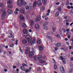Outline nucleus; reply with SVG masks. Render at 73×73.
Segmentation results:
<instances>
[{
  "instance_id": "nucleus-1",
  "label": "nucleus",
  "mask_w": 73,
  "mask_h": 73,
  "mask_svg": "<svg viewBox=\"0 0 73 73\" xmlns=\"http://www.w3.org/2000/svg\"><path fill=\"white\" fill-rule=\"evenodd\" d=\"M25 38L29 42L31 43V45H33L35 42H36V40L35 39H33V41L32 40V38H31V36L29 35H27L25 37Z\"/></svg>"
},
{
  "instance_id": "nucleus-2",
  "label": "nucleus",
  "mask_w": 73,
  "mask_h": 73,
  "mask_svg": "<svg viewBox=\"0 0 73 73\" xmlns=\"http://www.w3.org/2000/svg\"><path fill=\"white\" fill-rule=\"evenodd\" d=\"M24 2V0H19L17 2V4L19 6L22 5Z\"/></svg>"
},
{
  "instance_id": "nucleus-3",
  "label": "nucleus",
  "mask_w": 73,
  "mask_h": 73,
  "mask_svg": "<svg viewBox=\"0 0 73 73\" xmlns=\"http://www.w3.org/2000/svg\"><path fill=\"white\" fill-rule=\"evenodd\" d=\"M29 57L31 58H33L34 57V53L33 52H31L29 53Z\"/></svg>"
},
{
  "instance_id": "nucleus-4",
  "label": "nucleus",
  "mask_w": 73,
  "mask_h": 73,
  "mask_svg": "<svg viewBox=\"0 0 73 73\" xmlns=\"http://www.w3.org/2000/svg\"><path fill=\"white\" fill-rule=\"evenodd\" d=\"M25 9L24 8H22L21 9H20L19 12H21L22 14H23L24 15H25Z\"/></svg>"
},
{
  "instance_id": "nucleus-5",
  "label": "nucleus",
  "mask_w": 73,
  "mask_h": 73,
  "mask_svg": "<svg viewBox=\"0 0 73 73\" xmlns=\"http://www.w3.org/2000/svg\"><path fill=\"white\" fill-rule=\"evenodd\" d=\"M6 15V12L4 11L1 16V19L2 20H4V17Z\"/></svg>"
},
{
  "instance_id": "nucleus-6",
  "label": "nucleus",
  "mask_w": 73,
  "mask_h": 73,
  "mask_svg": "<svg viewBox=\"0 0 73 73\" xmlns=\"http://www.w3.org/2000/svg\"><path fill=\"white\" fill-rule=\"evenodd\" d=\"M34 27L36 29H38L40 28V26H39V25L37 23L35 24Z\"/></svg>"
},
{
  "instance_id": "nucleus-7",
  "label": "nucleus",
  "mask_w": 73,
  "mask_h": 73,
  "mask_svg": "<svg viewBox=\"0 0 73 73\" xmlns=\"http://www.w3.org/2000/svg\"><path fill=\"white\" fill-rule=\"evenodd\" d=\"M37 5L39 6L42 5V2L41 1L38 0L37 1Z\"/></svg>"
},
{
  "instance_id": "nucleus-8",
  "label": "nucleus",
  "mask_w": 73,
  "mask_h": 73,
  "mask_svg": "<svg viewBox=\"0 0 73 73\" xmlns=\"http://www.w3.org/2000/svg\"><path fill=\"white\" fill-rule=\"evenodd\" d=\"M29 23L31 26H33L35 24V21L33 20H31L29 21Z\"/></svg>"
},
{
  "instance_id": "nucleus-9",
  "label": "nucleus",
  "mask_w": 73,
  "mask_h": 73,
  "mask_svg": "<svg viewBox=\"0 0 73 73\" xmlns=\"http://www.w3.org/2000/svg\"><path fill=\"white\" fill-rule=\"evenodd\" d=\"M40 19H41V16H39L37 18L35 19L36 22L38 23V21L40 20Z\"/></svg>"
},
{
  "instance_id": "nucleus-10",
  "label": "nucleus",
  "mask_w": 73,
  "mask_h": 73,
  "mask_svg": "<svg viewBox=\"0 0 73 73\" xmlns=\"http://www.w3.org/2000/svg\"><path fill=\"white\" fill-rule=\"evenodd\" d=\"M19 18L21 21H24V17L22 15H21L19 16Z\"/></svg>"
},
{
  "instance_id": "nucleus-11",
  "label": "nucleus",
  "mask_w": 73,
  "mask_h": 73,
  "mask_svg": "<svg viewBox=\"0 0 73 73\" xmlns=\"http://www.w3.org/2000/svg\"><path fill=\"white\" fill-rule=\"evenodd\" d=\"M30 52V50H29V49H26L25 51V53L26 55H28L29 53Z\"/></svg>"
},
{
  "instance_id": "nucleus-12",
  "label": "nucleus",
  "mask_w": 73,
  "mask_h": 73,
  "mask_svg": "<svg viewBox=\"0 0 73 73\" xmlns=\"http://www.w3.org/2000/svg\"><path fill=\"white\" fill-rule=\"evenodd\" d=\"M55 45L56 46H57V47H60V46H61V44L60 42L56 44Z\"/></svg>"
},
{
  "instance_id": "nucleus-13",
  "label": "nucleus",
  "mask_w": 73,
  "mask_h": 73,
  "mask_svg": "<svg viewBox=\"0 0 73 73\" xmlns=\"http://www.w3.org/2000/svg\"><path fill=\"white\" fill-rule=\"evenodd\" d=\"M27 42H27V41L25 39H24L22 41V43L23 44H26L27 43Z\"/></svg>"
},
{
  "instance_id": "nucleus-14",
  "label": "nucleus",
  "mask_w": 73,
  "mask_h": 73,
  "mask_svg": "<svg viewBox=\"0 0 73 73\" xmlns=\"http://www.w3.org/2000/svg\"><path fill=\"white\" fill-rule=\"evenodd\" d=\"M60 70L61 72H65L64 68H63V67L61 66L60 67Z\"/></svg>"
},
{
  "instance_id": "nucleus-15",
  "label": "nucleus",
  "mask_w": 73,
  "mask_h": 73,
  "mask_svg": "<svg viewBox=\"0 0 73 73\" xmlns=\"http://www.w3.org/2000/svg\"><path fill=\"white\" fill-rule=\"evenodd\" d=\"M23 32L24 34H27V33H28L27 30L25 29H23Z\"/></svg>"
},
{
  "instance_id": "nucleus-16",
  "label": "nucleus",
  "mask_w": 73,
  "mask_h": 73,
  "mask_svg": "<svg viewBox=\"0 0 73 73\" xmlns=\"http://www.w3.org/2000/svg\"><path fill=\"white\" fill-rule=\"evenodd\" d=\"M20 69L22 70H23V71H25V68L23 66H21Z\"/></svg>"
},
{
  "instance_id": "nucleus-17",
  "label": "nucleus",
  "mask_w": 73,
  "mask_h": 73,
  "mask_svg": "<svg viewBox=\"0 0 73 73\" xmlns=\"http://www.w3.org/2000/svg\"><path fill=\"white\" fill-rule=\"evenodd\" d=\"M22 26L23 28H26L27 27V25H26V24L25 23H23L22 24Z\"/></svg>"
},
{
  "instance_id": "nucleus-18",
  "label": "nucleus",
  "mask_w": 73,
  "mask_h": 73,
  "mask_svg": "<svg viewBox=\"0 0 73 73\" xmlns=\"http://www.w3.org/2000/svg\"><path fill=\"white\" fill-rule=\"evenodd\" d=\"M37 5V2L36 1H35L34 2L33 4V7L34 8L36 7V6Z\"/></svg>"
},
{
  "instance_id": "nucleus-19",
  "label": "nucleus",
  "mask_w": 73,
  "mask_h": 73,
  "mask_svg": "<svg viewBox=\"0 0 73 73\" xmlns=\"http://www.w3.org/2000/svg\"><path fill=\"white\" fill-rule=\"evenodd\" d=\"M7 3L8 4H10L13 3V1L12 0H10L8 1Z\"/></svg>"
},
{
  "instance_id": "nucleus-20",
  "label": "nucleus",
  "mask_w": 73,
  "mask_h": 73,
  "mask_svg": "<svg viewBox=\"0 0 73 73\" xmlns=\"http://www.w3.org/2000/svg\"><path fill=\"white\" fill-rule=\"evenodd\" d=\"M39 62L41 64H43V63L45 62V61L44 60H40L39 61Z\"/></svg>"
},
{
  "instance_id": "nucleus-21",
  "label": "nucleus",
  "mask_w": 73,
  "mask_h": 73,
  "mask_svg": "<svg viewBox=\"0 0 73 73\" xmlns=\"http://www.w3.org/2000/svg\"><path fill=\"white\" fill-rule=\"evenodd\" d=\"M37 58L38 60H40L42 58V56L41 55H39L37 56Z\"/></svg>"
},
{
  "instance_id": "nucleus-22",
  "label": "nucleus",
  "mask_w": 73,
  "mask_h": 73,
  "mask_svg": "<svg viewBox=\"0 0 73 73\" xmlns=\"http://www.w3.org/2000/svg\"><path fill=\"white\" fill-rule=\"evenodd\" d=\"M7 12L9 13H12V10L11 9H9L7 10Z\"/></svg>"
},
{
  "instance_id": "nucleus-23",
  "label": "nucleus",
  "mask_w": 73,
  "mask_h": 73,
  "mask_svg": "<svg viewBox=\"0 0 73 73\" xmlns=\"http://www.w3.org/2000/svg\"><path fill=\"white\" fill-rule=\"evenodd\" d=\"M59 16V12L58 11H57L56 13L55 16L56 17H58Z\"/></svg>"
},
{
  "instance_id": "nucleus-24",
  "label": "nucleus",
  "mask_w": 73,
  "mask_h": 73,
  "mask_svg": "<svg viewBox=\"0 0 73 73\" xmlns=\"http://www.w3.org/2000/svg\"><path fill=\"white\" fill-rule=\"evenodd\" d=\"M55 36L57 37L58 38H60V34H57L56 35H54Z\"/></svg>"
},
{
  "instance_id": "nucleus-25",
  "label": "nucleus",
  "mask_w": 73,
  "mask_h": 73,
  "mask_svg": "<svg viewBox=\"0 0 73 73\" xmlns=\"http://www.w3.org/2000/svg\"><path fill=\"white\" fill-rule=\"evenodd\" d=\"M61 7H59L57 9V10H58V11H59V12H61Z\"/></svg>"
},
{
  "instance_id": "nucleus-26",
  "label": "nucleus",
  "mask_w": 73,
  "mask_h": 73,
  "mask_svg": "<svg viewBox=\"0 0 73 73\" xmlns=\"http://www.w3.org/2000/svg\"><path fill=\"white\" fill-rule=\"evenodd\" d=\"M4 7V4L3 3H0V7Z\"/></svg>"
},
{
  "instance_id": "nucleus-27",
  "label": "nucleus",
  "mask_w": 73,
  "mask_h": 73,
  "mask_svg": "<svg viewBox=\"0 0 73 73\" xmlns=\"http://www.w3.org/2000/svg\"><path fill=\"white\" fill-rule=\"evenodd\" d=\"M43 28L45 30H48V27L44 25Z\"/></svg>"
},
{
  "instance_id": "nucleus-28",
  "label": "nucleus",
  "mask_w": 73,
  "mask_h": 73,
  "mask_svg": "<svg viewBox=\"0 0 73 73\" xmlns=\"http://www.w3.org/2000/svg\"><path fill=\"white\" fill-rule=\"evenodd\" d=\"M54 69H57V65H56V64H54Z\"/></svg>"
},
{
  "instance_id": "nucleus-29",
  "label": "nucleus",
  "mask_w": 73,
  "mask_h": 73,
  "mask_svg": "<svg viewBox=\"0 0 73 73\" xmlns=\"http://www.w3.org/2000/svg\"><path fill=\"white\" fill-rule=\"evenodd\" d=\"M13 7V5H8V8H12Z\"/></svg>"
},
{
  "instance_id": "nucleus-30",
  "label": "nucleus",
  "mask_w": 73,
  "mask_h": 73,
  "mask_svg": "<svg viewBox=\"0 0 73 73\" xmlns=\"http://www.w3.org/2000/svg\"><path fill=\"white\" fill-rule=\"evenodd\" d=\"M47 1L46 0H42V2L44 4H45L46 3Z\"/></svg>"
},
{
  "instance_id": "nucleus-31",
  "label": "nucleus",
  "mask_w": 73,
  "mask_h": 73,
  "mask_svg": "<svg viewBox=\"0 0 73 73\" xmlns=\"http://www.w3.org/2000/svg\"><path fill=\"white\" fill-rule=\"evenodd\" d=\"M52 30H53V32H56V28H55L54 27H53Z\"/></svg>"
},
{
  "instance_id": "nucleus-32",
  "label": "nucleus",
  "mask_w": 73,
  "mask_h": 73,
  "mask_svg": "<svg viewBox=\"0 0 73 73\" xmlns=\"http://www.w3.org/2000/svg\"><path fill=\"white\" fill-rule=\"evenodd\" d=\"M9 33L10 35H11L13 33V32L12 31H9Z\"/></svg>"
},
{
  "instance_id": "nucleus-33",
  "label": "nucleus",
  "mask_w": 73,
  "mask_h": 73,
  "mask_svg": "<svg viewBox=\"0 0 73 73\" xmlns=\"http://www.w3.org/2000/svg\"><path fill=\"white\" fill-rule=\"evenodd\" d=\"M32 52L35 54H36V50L34 48H32Z\"/></svg>"
},
{
  "instance_id": "nucleus-34",
  "label": "nucleus",
  "mask_w": 73,
  "mask_h": 73,
  "mask_svg": "<svg viewBox=\"0 0 73 73\" xmlns=\"http://www.w3.org/2000/svg\"><path fill=\"white\" fill-rule=\"evenodd\" d=\"M48 38L50 40H52V37L51 36H48Z\"/></svg>"
},
{
  "instance_id": "nucleus-35",
  "label": "nucleus",
  "mask_w": 73,
  "mask_h": 73,
  "mask_svg": "<svg viewBox=\"0 0 73 73\" xmlns=\"http://www.w3.org/2000/svg\"><path fill=\"white\" fill-rule=\"evenodd\" d=\"M69 25H70V23L67 22H66V26H69Z\"/></svg>"
},
{
  "instance_id": "nucleus-36",
  "label": "nucleus",
  "mask_w": 73,
  "mask_h": 73,
  "mask_svg": "<svg viewBox=\"0 0 73 73\" xmlns=\"http://www.w3.org/2000/svg\"><path fill=\"white\" fill-rule=\"evenodd\" d=\"M48 24H49V22H45L44 23V25L46 26V25H48Z\"/></svg>"
},
{
  "instance_id": "nucleus-37",
  "label": "nucleus",
  "mask_w": 73,
  "mask_h": 73,
  "mask_svg": "<svg viewBox=\"0 0 73 73\" xmlns=\"http://www.w3.org/2000/svg\"><path fill=\"white\" fill-rule=\"evenodd\" d=\"M43 49V48H42V47L41 46H39V50H42Z\"/></svg>"
},
{
  "instance_id": "nucleus-38",
  "label": "nucleus",
  "mask_w": 73,
  "mask_h": 73,
  "mask_svg": "<svg viewBox=\"0 0 73 73\" xmlns=\"http://www.w3.org/2000/svg\"><path fill=\"white\" fill-rule=\"evenodd\" d=\"M62 31H63L64 33H65V32H66V30L64 29L63 28H62Z\"/></svg>"
},
{
  "instance_id": "nucleus-39",
  "label": "nucleus",
  "mask_w": 73,
  "mask_h": 73,
  "mask_svg": "<svg viewBox=\"0 0 73 73\" xmlns=\"http://www.w3.org/2000/svg\"><path fill=\"white\" fill-rule=\"evenodd\" d=\"M72 70L73 69H72V68H71L68 71V72H69V73H72Z\"/></svg>"
},
{
  "instance_id": "nucleus-40",
  "label": "nucleus",
  "mask_w": 73,
  "mask_h": 73,
  "mask_svg": "<svg viewBox=\"0 0 73 73\" xmlns=\"http://www.w3.org/2000/svg\"><path fill=\"white\" fill-rule=\"evenodd\" d=\"M37 43H38V44H40L41 43V42L40 41V40L38 39L37 40Z\"/></svg>"
},
{
  "instance_id": "nucleus-41",
  "label": "nucleus",
  "mask_w": 73,
  "mask_h": 73,
  "mask_svg": "<svg viewBox=\"0 0 73 73\" xmlns=\"http://www.w3.org/2000/svg\"><path fill=\"white\" fill-rule=\"evenodd\" d=\"M25 72L26 73H28V72H30V70L28 69H27L26 70Z\"/></svg>"
},
{
  "instance_id": "nucleus-42",
  "label": "nucleus",
  "mask_w": 73,
  "mask_h": 73,
  "mask_svg": "<svg viewBox=\"0 0 73 73\" xmlns=\"http://www.w3.org/2000/svg\"><path fill=\"white\" fill-rule=\"evenodd\" d=\"M11 36V37L12 38H13L14 37V34H13V33L11 35H10Z\"/></svg>"
},
{
  "instance_id": "nucleus-43",
  "label": "nucleus",
  "mask_w": 73,
  "mask_h": 73,
  "mask_svg": "<svg viewBox=\"0 0 73 73\" xmlns=\"http://www.w3.org/2000/svg\"><path fill=\"white\" fill-rule=\"evenodd\" d=\"M22 66H27V64H25V63H23L22 64Z\"/></svg>"
},
{
  "instance_id": "nucleus-44",
  "label": "nucleus",
  "mask_w": 73,
  "mask_h": 73,
  "mask_svg": "<svg viewBox=\"0 0 73 73\" xmlns=\"http://www.w3.org/2000/svg\"><path fill=\"white\" fill-rule=\"evenodd\" d=\"M17 42H18V40L17 39H16V40L15 45H18Z\"/></svg>"
},
{
  "instance_id": "nucleus-45",
  "label": "nucleus",
  "mask_w": 73,
  "mask_h": 73,
  "mask_svg": "<svg viewBox=\"0 0 73 73\" xmlns=\"http://www.w3.org/2000/svg\"><path fill=\"white\" fill-rule=\"evenodd\" d=\"M25 9H26L27 10L28 9H29V7L28 6H27L25 7Z\"/></svg>"
},
{
  "instance_id": "nucleus-46",
  "label": "nucleus",
  "mask_w": 73,
  "mask_h": 73,
  "mask_svg": "<svg viewBox=\"0 0 73 73\" xmlns=\"http://www.w3.org/2000/svg\"><path fill=\"white\" fill-rule=\"evenodd\" d=\"M41 70V68L40 67H38L37 68V71H40Z\"/></svg>"
},
{
  "instance_id": "nucleus-47",
  "label": "nucleus",
  "mask_w": 73,
  "mask_h": 73,
  "mask_svg": "<svg viewBox=\"0 0 73 73\" xmlns=\"http://www.w3.org/2000/svg\"><path fill=\"white\" fill-rule=\"evenodd\" d=\"M60 59L61 60H64V57L62 56H61L60 57Z\"/></svg>"
},
{
  "instance_id": "nucleus-48",
  "label": "nucleus",
  "mask_w": 73,
  "mask_h": 73,
  "mask_svg": "<svg viewBox=\"0 0 73 73\" xmlns=\"http://www.w3.org/2000/svg\"><path fill=\"white\" fill-rule=\"evenodd\" d=\"M15 11L17 12H19V9L18 8H17L15 9Z\"/></svg>"
},
{
  "instance_id": "nucleus-49",
  "label": "nucleus",
  "mask_w": 73,
  "mask_h": 73,
  "mask_svg": "<svg viewBox=\"0 0 73 73\" xmlns=\"http://www.w3.org/2000/svg\"><path fill=\"white\" fill-rule=\"evenodd\" d=\"M14 13H15V15H17V14H18V12H17L16 11H15L14 12Z\"/></svg>"
},
{
  "instance_id": "nucleus-50",
  "label": "nucleus",
  "mask_w": 73,
  "mask_h": 73,
  "mask_svg": "<svg viewBox=\"0 0 73 73\" xmlns=\"http://www.w3.org/2000/svg\"><path fill=\"white\" fill-rule=\"evenodd\" d=\"M23 5H24L25 6L26 5H27V3H26V2H23Z\"/></svg>"
},
{
  "instance_id": "nucleus-51",
  "label": "nucleus",
  "mask_w": 73,
  "mask_h": 73,
  "mask_svg": "<svg viewBox=\"0 0 73 73\" xmlns=\"http://www.w3.org/2000/svg\"><path fill=\"white\" fill-rule=\"evenodd\" d=\"M66 5H69V2H67L66 3Z\"/></svg>"
},
{
  "instance_id": "nucleus-52",
  "label": "nucleus",
  "mask_w": 73,
  "mask_h": 73,
  "mask_svg": "<svg viewBox=\"0 0 73 73\" xmlns=\"http://www.w3.org/2000/svg\"><path fill=\"white\" fill-rule=\"evenodd\" d=\"M13 46H14L13 44H11L10 46V47H13Z\"/></svg>"
},
{
  "instance_id": "nucleus-53",
  "label": "nucleus",
  "mask_w": 73,
  "mask_h": 73,
  "mask_svg": "<svg viewBox=\"0 0 73 73\" xmlns=\"http://www.w3.org/2000/svg\"><path fill=\"white\" fill-rule=\"evenodd\" d=\"M70 41H72V45H73V38H72L70 40Z\"/></svg>"
},
{
  "instance_id": "nucleus-54",
  "label": "nucleus",
  "mask_w": 73,
  "mask_h": 73,
  "mask_svg": "<svg viewBox=\"0 0 73 73\" xmlns=\"http://www.w3.org/2000/svg\"><path fill=\"white\" fill-rule=\"evenodd\" d=\"M52 62L53 63H55L56 62V61H55V60L54 59H53Z\"/></svg>"
},
{
  "instance_id": "nucleus-55",
  "label": "nucleus",
  "mask_w": 73,
  "mask_h": 73,
  "mask_svg": "<svg viewBox=\"0 0 73 73\" xmlns=\"http://www.w3.org/2000/svg\"><path fill=\"white\" fill-rule=\"evenodd\" d=\"M48 19H49V18L48 17L45 18V21H47L48 20Z\"/></svg>"
},
{
  "instance_id": "nucleus-56",
  "label": "nucleus",
  "mask_w": 73,
  "mask_h": 73,
  "mask_svg": "<svg viewBox=\"0 0 73 73\" xmlns=\"http://www.w3.org/2000/svg\"><path fill=\"white\" fill-rule=\"evenodd\" d=\"M47 12L48 13H50V9H48L47 11Z\"/></svg>"
},
{
  "instance_id": "nucleus-57",
  "label": "nucleus",
  "mask_w": 73,
  "mask_h": 73,
  "mask_svg": "<svg viewBox=\"0 0 73 73\" xmlns=\"http://www.w3.org/2000/svg\"><path fill=\"white\" fill-rule=\"evenodd\" d=\"M63 64H66V61H63Z\"/></svg>"
},
{
  "instance_id": "nucleus-58",
  "label": "nucleus",
  "mask_w": 73,
  "mask_h": 73,
  "mask_svg": "<svg viewBox=\"0 0 73 73\" xmlns=\"http://www.w3.org/2000/svg\"><path fill=\"white\" fill-rule=\"evenodd\" d=\"M19 49L20 52H21L22 53H23V50H22L21 49V48H20V47Z\"/></svg>"
},
{
  "instance_id": "nucleus-59",
  "label": "nucleus",
  "mask_w": 73,
  "mask_h": 73,
  "mask_svg": "<svg viewBox=\"0 0 73 73\" xmlns=\"http://www.w3.org/2000/svg\"><path fill=\"white\" fill-rule=\"evenodd\" d=\"M70 31V29H67L66 30V32H69Z\"/></svg>"
},
{
  "instance_id": "nucleus-60",
  "label": "nucleus",
  "mask_w": 73,
  "mask_h": 73,
  "mask_svg": "<svg viewBox=\"0 0 73 73\" xmlns=\"http://www.w3.org/2000/svg\"><path fill=\"white\" fill-rule=\"evenodd\" d=\"M13 68L14 69H15V68H17V67L16 66H13Z\"/></svg>"
},
{
  "instance_id": "nucleus-61",
  "label": "nucleus",
  "mask_w": 73,
  "mask_h": 73,
  "mask_svg": "<svg viewBox=\"0 0 73 73\" xmlns=\"http://www.w3.org/2000/svg\"><path fill=\"white\" fill-rule=\"evenodd\" d=\"M68 9H70V6H67Z\"/></svg>"
},
{
  "instance_id": "nucleus-62",
  "label": "nucleus",
  "mask_w": 73,
  "mask_h": 73,
  "mask_svg": "<svg viewBox=\"0 0 73 73\" xmlns=\"http://www.w3.org/2000/svg\"><path fill=\"white\" fill-rule=\"evenodd\" d=\"M65 41H68V38H65Z\"/></svg>"
},
{
  "instance_id": "nucleus-63",
  "label": "nucleus",
  "mask_w": 73,
  "mask_h": 73,
  "mask_svg": "<svg viewBox=\"0 0 73 73\" xmlns=\"http://www.w3.org/2000/svg\"><path fill=\"white\" fill-rule=\"evenodd\" d=\"M70 12H71V13H73V9H72L71 10Z\"/></svg>"
},
{
  "instance_id": "nucleus-64",
  "label": "nucleus",
  "mask_w": 73,
  "mask_h": 73,
  "mask_svg": "<svg viewBox=\"0 0 73 73\" xmlns=\"http://www.w3.org/2000/svg\"><path fill=\"white\" fill-rule=\"evenodd\" d=\"M70 60L71 61H73V57L71 58Z\"/></svg>"
}]
</instances>
